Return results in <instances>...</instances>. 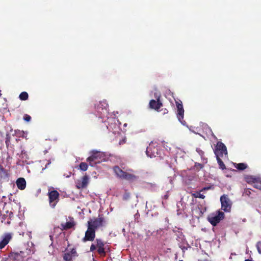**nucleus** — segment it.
<instances>
[{"label":"nucleus","instance_id":"24","mask_svg":"<svg viewBox=\"0 0 261 261\" xmlns=\"http://www.w3.org/2000/svg\"><path fill=\"white\" fill-rule=\"evenodd\" d=\"M95 242L96 243L97 248L105 247V243L101 239H96Z\"/></svg>","mask_w":261,"mask_h":261},{"label":"nucleus","instance_id":"28","mask_svg":"<svg viewBox=\"0 0 261 261\" xmlns=\"http://www.w3.org/2000/svg\"><path fill=\"white\" fill-rule=\"evenodd\" d=\"M97 252L102 256H105L106 254L105 247L97 248Z\"/></svg>","mask_w":261,"mask_h":261},{"label":"nucleus","instance_id":"27","mask_svg":"<svg viewBox=\"0 0 261 261\" xmlns=\"http://www.w3.org/2000/svg\"><path fill=\"white\" fill-rule=\"evenodd\" d=\"M88 166L87 163L85 162H82L79 165L80 169L84 171H86L88 169Z\"/></svg>","mask_w":261,"mask_h":261},{"label":"nucleus","instance_id":"26","mask_svg":"<svg viewBox=\"0 0 261 261\" xmlns=\"http://www.w3.org/2000/svg\"><path fill=\"white\" fill-rule=\"evenodd\" d=\"M19 97L21 100H25L28 98V94L26 92H22L20 94Z\"/></svg>","mask_w":261,"mask_h":261},{"label":"nucleus","instance_id":"34","mask_svg":"<svg viewBox=\"0 0 261 261\" xmlns=\"http://www.w3.org/2000/svg\"><path fill=\"white\" fill-rule=\"evenodd\" d=\"M126 138L125 137L123 139H122V140L119 141V144L122 145L126 142Z\"/></svg>","mask_w":261,"mask_h":261},{"label":"nucleus","instance_id":"13","mask_svg":"<svg viewBox=\"0 0 261 261\" xmlns=\"http://www.w3.org/2000/svg\"><path fill=\"white\" fill-rule=\"evenodd\" d=\"M89 178L88 176L85 175L83 177L81 180H77L76 182V187L77 189H84L87 186Z\"/></svg>","mask_w":261,"mask_h":261},{"label":"nucleus","instance_id":"19","mask_svg":"<svg viewBox=\"0 0 261 261\" xmlns=\"http://www.w3.org/2000/svg\"><path fill=\"white\" fill-rule=\"evenodd\" d=\"M20 254L22 257L23 259L27 258V259H29L31 255V250L30 249H25L23 251H20Z\"/></svg>","mask_w":261,"mask_h":261},{"label":"nucleus","instance_id":"40","mask_svg":"<svg viewBox=\"0 0 261 261\" xmlns=\"http://www.w3.org/2000/svg\"><path fill=\"white\" fill-rule=\"evenodd\" d=\"M167 112H168V111L167 110V109H165L164 110V111L163 113H164V114H166V113H167Z\"/></svg>","mask_w":261,"mask_h":261},{"label":"nucleus","instance_id":"20","mask_svg":"<svg viewBox=\"0 0 261 261\" xmlns=\"http://www.w3.org/2000/svg\"><path fill=\"white\" fill-rule=\"evenodd\" d=\"M259 177H256L252 175H247L245 177V181L248 184H253L255 181L258 180Z\"/></svg>","mask_w":261,"mask_h":261},{"label":"nucleus","instance_id":"9","mask_svg":"<svg viewBox=\"0 0 261 261\" xmlns=\"http://www.w3.org/2000/svg\"><path fill=\"white\" fill-rule=\"evenodd\" d=\"M133 172L134 171L131 169L127 170L122 179L127 180L130 182H133L136 180L138 177L135 175Z\"/></svg>","mask_w":261,"mask_h":261},{"label":"nucleus","instance_id":"12","mask_svg":"<svg viewBox=\"0 0 261 261\" xmlns=\"http://www.w3.org/2000/svg\"><path fill=\"white\" fill-rule=\"evenodd\" d=\"M12 235L11 233H5L3 240L0 242V249L4 248L10 242L12 239Z\"/></svg>","mask_w":261,"mask_h":261},{"label":"nucleus","instance_id":"1","mask_svg":"<svg viewBox=\"0 0 261 261\" xmlns=\"http://www.w3.org/2000/svg\"><path fill=\"white\" fill-rule=\"evenodd\" d=\"M224 213L220 210L216 214H211L207 217V221L214 226H216L221 220L224 219Z\"/></svg>","mask_w":261,"mask_h":261},{"label":"nucleus","instance_id":"41","mask_svg":"<svg viewBox=\"0 0 261 261\" xmlns=\"http://www.w3.org/2000/svg\"><path fill=\"white\" fill-rule=\"evenodd\" d=\"M148 152H149V148H147V150H146V153H147V154L148 155Z\"/></svg>","mask_w":261,"mask_h":261},{"label":"nucleus","instance_id":"32","mask_svg":"<svg viewBox=\"0 0 261 261\" xmlns=\"http://www.w3.org/2000/svg\"><path fill=\"white\" fill-rule=\"evenodd\" d=\"M195 167L198 169L200 170L202 169L203 167V165L202 164L199 163H195Z\"/></svg>","mask_w":261,"mask_h":261},{"label":"nucleus","instance_id":"16","mask_svg":"<svg viewBox=\"0 0 261 261\" xmlns=\"http://www.w3.org/2000/svg\"><path fill=\"white\" fill-rule=\"evenodd\" d=\"M16 184L17 188L21 190H23L25 188L26 181L23 177L18 178L16 181Z\"/></svg>","mask_w":261,"mask_h":261},{"label":"nucleus","instance_id":"5","mask_svg":"<svg viewBox=\"0 0 261 261\" xmlns=\"http://www.w3.org/2000/svg\"><path fill=\"white\" fill-rule=\"evenodd\" d=\"M214 153L216 156L223 157L224 155H227V151L226 146L222 142H218Z\"/></svg>","mask_w":261,"mask_h":261},{"label":"nucleus","instance_id":"38","mask_svg":"<svg viewBox=\"0 0 261 261\" xmlns=\"http://www.w3.org/2000/svg\"><path fill=\"white\" fill-rule=\"evenodd\" d=\"M0 170H1V171L2 172H4V173H5V172H6L5 170V169H4V168L3 167H2V166H1V167H0Z\"/></svg>","mask_w":261,"mask_h":261},{"label":"nucleus","instance_id":"8","mask_svg":"<svg viewBox=\"0 0 261 261\" xmlns=\"http://www.w3.org/2000/svg\"><path fill=\"white\" fill-rule=\"evenodd\" d=\"M87 230L85 232V237L82 239L83 242L87 241H93L95 238L96 231L87 226Z\"/></svg>","mask_w":261,"mask_h":261},{"label":"nucleus","instance_id":"37","mask_svg":"<svg viewBox=\"0 0 261 261\" xmlns=\"http://www.w3.org/2000/svg\"><path fill=\"white\" fill-rule=\"evenodd\" d=\"M210 189V187H204L200 191H205V190H208Z\"/></svg>","mask_w":261,"mask_h":261},{"label":"nucleus","instance_id":"11","mask_svg":"<svg viewBox=\"0 0 261 261\" xmlns=\"http://www.w3.org/2000/svg\"><path fill=\"white\" fill-rule=\"evenodd\" d=\"M176 105L177 110V118L178 120L181 122L184 118V110L181 101H176Z\"/></svg>","mask_w":261,"mask_h":261},{"label":"nucleus","instance_id":"17","mask_svg":"<svg viewBox=\"0 0 261 261\" xmlns=\"http://www.w3.org/2000/svg\"><path fill=\"white\" fill-rule=\"evenodd\" d=\"M113 171L116 176L122 179L126 171H123L119 166H116L113 167Z\"/></svg>","mask_w":261,"mask_h":261},{"label":"nucleus","instance_id":"44","mask_svg":"<svg viewBox=\"0 0 261 261\" xmlns=\"http://www.w3.org/2000/svg\"><path fill=\"white\" fill-rule=\"evenodd\" d=\"M179 261H183V260H179Z\"/></svg>","mask_w":261,"mask_h":261},{"label":"nucleus","instance_id":"35","mask_svg":"<svg viewBox=\"0 0 261 261\" xmlns=\"http://www.w3.org/2000/svg\"><path fill=\"white\" fill-rule=\"evenodd\" d=\"M10 137L8 135H7V137L6 138V144L8 146L9 145V142H10Z\"/></svg>","mask_w":261,"mask_h":261},{"label":"nucleus","instance_id":"31","mask_svg":"<svg viewBox=\"0 0 261 261\" xmlns=\"http://www.w3.org/2000/svg\"><path fill=\"white\" fill-rule=\"evenodd\" d=\"M23 119L26 122H30L31 120V117L28 114H24Z\"/></svg>","mask_w":261,"mask_h":261},{"label":"nucleus","instance_id":"21","mask_svg":"<svg viewBox=\"0 0 261 261\" xmlns=\"http://www.w3.org/2000/svg\"><path fill=\"white\" fill-rule=\"evenodd\" d=\"M234 166L237 169H238L239 170H241V171L244 170L247 168V165L246 164L243 163H238V164L234 163Z\"/></svg>","mask_w":261,"mask_h":261},{"label":"nucleus","instance_id":"3","mask_svg":"<svg viewBox=\"0 0 261 261\" xmlns=\"http://www.w3.org/2000/svg\"><path fill=\"white\" fill-rule=\"evenodd\" d=\"M103 154L100 151H93L91 155L88 157L86 161L89 163V165L93 166L95 164L99 163L102 160Z\"/></svg>","mask_w":261,"mask_h":261},{"label":"nucleus","instance_id":"2","mask_svg":"<svg viewBox=\"0 0 261 261\" xmlns=\"http://www.w3.org/2000/svg\"><path fill=\"white\" fill-rule=\"evenodd\" d=\"M105 223V220L104 217L102 215L99 216L97 218H94L93 219H90L88 221V225L89 227L91 228L94 229L95 231L96 230L104 225V223Z\"/></svg>","mask_w":261,"mask_h":261},{"label":"nucleus","instance_id":"22","mask_svg":"<svg viewBox=\"0 0 261 261\" xmlns=\"http://www.w3.org/2000/svg\"><path fill=\"white\" fill-rule=\"evenodd\" d=\"M20 254H21L20 252H13L12 253H11V257H12L13 259L16 260H23L22 257Z\"/></svg>","mask_w":261,"mask_h":261},{"label":"nucleus","instance_id":"30","mask_svg":"<svg viewBox=\"0 0 261 261\" xmlns=\"http://www.w3.org/2000/svg\"><path fill=\"white\" fill-rule=\"evenodd\" d=\"M256 247L258 252L261 254V241H258L256 243Z\"/></svg>","mask_w":261,"mask_h":261},{"label":"nucleus","instance_id":"36","mask_svg":"<svg viewBox=\"0 0 261 261\" xmlns=\"http://www.w3.org/2000/svg\"><path fill=\"white\" fill-rule=\"evenodd\" d=\"M169 197V193H168V191L167 192L166 194L163 196V198L164 199H168V198Z\"/></svg>","mask_w":261,"mask_h":261},{"label":"nucleus","instance_id":"25","mask_svg":"<svg viewBox=\"0 0 261 261\" xmlns=\"http://www.w3.org/2000/svg\"><path fill=\"white\" fill-rule=\"evenodd\" d=\"M253 187L259 190H261V180L260 178H258V180L255 181L253 184Z\"/></svg>","mask_w":261,"mask_h":261},{"label":"nucleus","instance_id":"7","mask_svg":"<svg viewBox=\"0 0 261 261\" xmlns=\"http://www.w3.org/2000/svg\"><path fill=\"white\" fill-rule=\"evenodd\" d=\"M49 201L50 205L54 207L59 200V193L56 190H53L48 192Z\"/></svg>","mask_w":261,"mask_h":261},{"label":"nucleus","instance_id":"10","mask_svg":"<svg viewBox=\"0 0 261 261\" xmlns=\"http://www.w3.org/2000/svg\"><path fill=\"white\" fill-rule=\"evenodd\" d=\"M13 217V213L12 212H7L6 214H1L0 215V219L2 223L5 224L9 225L11 223L12 218Z\"/></svg>","mask_w":261,"mask_h":261},{"label":"nucleus","instance_id":"18","mask_svg":"<svg viewBox=\"0 0 261 261\" xmlns=\"http://www.w3.org/2000/svg\"><path fill=\"white\" fill-rule=\"evenodd\" d=\"M254 193H255L254 191L249 188H246L244 190L243 196L253 198L255 196Z\"/></svg>","mask_w":261,"mask_h":261},{"label":"nucleus","instance_id":"4","mask_svg":"<svg viewBox=\"0 0 261 261\" xmlns=\"http://www.w3.org/2000/svg\"><path fill=\"white\" fill-rule=\"evenodd\" d=\"M221 209L225 212H229L231 208L232 202L227 195H223L220 197Z\"/></svg>","mask_w":261,"mask_h":261},{"label":"nucleus","instance_id":"39","mask_svg":"<svg viewBox=\"0 0 261 261\" xmlns=\"http://www.w3.org/2000/svg\"><path fill=\"white\" fill-rule=\"evenodd\" d=\"M101 110L103 111V113H107V111L106 108H101Z\"/></svg>","mask_w":261,"mask_h":261},{"label":"nucleus","instance_id":"6","mask_svg":"<svg viewBox=\"0 0 261 261\" xmlns=\"http://www.w3.org/2000/svg\"><path fill=\"white\" fill-rule=\"evenodd\" d=\"M77 256L78 254L75 248L69 250L66 249L65 252L63 255V258L64 261H72V259Z\"/></svg>","mask_w":261,"mask_h":261},{"label":"nucleus","instance_id":"33","mask_svg":"<svg viewBox=\"0 0 261 261\" xmlns=\"http://www.w3.org/2000/svg\"><path fill=\"white\" fill-rule=\"evenodd\" d=\"M96 245H95L94 244H92L91 246H90V251H94L96 249Z\"/></svg>","mask_w":261,"mask_h":261},{"label":"nucleus","instance_id":"23","mask_svg":"<svg viewBox=\"0 0 261 261\" xmlns=\"http://www.w3.org/2000/svg\"><path fill=\"white\" fill-rule=\"evenodd\" d=\"M220 158H222V157L221 156H216L217 162L219 164V168L222 170H224V169H226V167H225V165L224 164L223 162L220 159Z\"/></svg>","mask_w":261,"mask_h":261},{"label":"nucleus","instance_id":"43","mask_svg":"<svg viewBox=\"0 0 261 261\" xmlns=\"http://www.w3.org/2000/svg\"><path fill=\"white\" fill-rule=\"evenodd\" d=\"M99 109H100V108H97V109H98V111H99Z\"/></svg>","mask_w":261,"mask_h":261},{"label":"nucleus","instance_id":"29","mask_svg":"<svg viewBox=\"0 0 261 261\" xmlns=\"http://www.w3.org/2000/svg\"><path fill=\"white\" fill-rule=\"evenodd\" d=\"M193 196L195 198H199L201 199H204L205 196L203 194H200V193H196L193 194Z\"/></svg>","mask_w":261,"mask_h":261},{"label":"nucleus","instance_id":"15","mask_svg":"<svg viewBox=\"0 0 261 261\" xmlns=\"http://www.w3.org/2000/svg\"><path fill=\"white\" fill-rule=\"evenodd\" d=\"M75 225V223L74 220L72 219L70 221L66 222L65 223H62L61 224L60 228L62 230H68L73 227Z\"/></svg>","mask_w":261,"mask_h":261},{"label":"nucleus","instance_id":"42","mask_svg":"<svg viewBox=\"0 0 261 261\" xmlns=\"http://www.w3.org/2000/svg\"><path fill=\"white\" fill-rule=\"evenodd\" d=\"M1 92H2V91H1V90H0V97H1V95H2V93H1Z\"/></svg>","mask_w":261,"mask_h":261},{"label":"nucleus","instance_id":"14","mask_svg":"<svg viewBox=\"0 0 261 261\" xmlns=\"http://www.w3.org/2000/svg\"><path fill=\"white\" fill-rule=\"evenodd\" d=\"M162 103L160 101L159 98L157 101L152 99L149 102V107L151 109H154L156 111H158L161 107L162 106Z\"/></svg>","mask_w":261,"mask_h":261}]
</instances>
